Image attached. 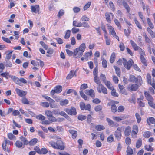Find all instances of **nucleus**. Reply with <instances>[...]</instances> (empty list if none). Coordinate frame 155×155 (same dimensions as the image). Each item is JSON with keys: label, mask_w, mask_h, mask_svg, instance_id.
I'll return each mask as SVG.
<instances>
[{"label": "nucleus", "mask_w": 155, "mask_h": 155, "mask_svg": "<svg viewBox=\"0 0 155 155\" xmlns=\"http://www.w3.org/2000/svg\"><path fill=\"white\" fill-rule=\"evenodd\" d=\"M123 64L124 67L128 70L130 69L132 66V64L134 63L132 60L130 59L127 61L125 58H123Z\"/></svg>", "instance_id": "f257e3e1"}, {"label": "nucleus", "mask_w": 155, "mask_h": 155, "mask_svg": "<svg viewBox=\"0 0 155 155\" xmlns=\"http://www.w3.org/2000/svg\"><path fill=\"white\" fill-rule=\"evenodd\" d=\"M123 128V127H120L117 128V130L115 132L114 135L116 139L117 140H120L121 137V130Z\"/></svg>", "instance_id": "f03ea898"}, {"label": "nucleus", "mask_w": 155, "mask_h": 155, "mask_svg": "<svg viewBox=\"0 0 155 155\" xmlns=\"http://www.w3.org/2000/svg\"><path fill=\"white\" fill-rule=\"evenodd\" d=\"M64 110L69 115H75L77 114L76 108L72 107L71 109L65 108Z\"/></svg>", "instance_id": "7ed1b4c3"}, {"label": "nucleus", "mask_w": 155, "mask_h": 155, "mask_svg": "<svg viewBox=\"0 0 155 155\" xmlns=\"http://www.w3.org/2000/svg\"><path fill=\"white\" fill-rule=\"evenodd\" d=\"M62 87L60 85L56 86L54 90H52L50 94L51 96H54L55 93L61 92L62 90Z\"/></svg>", "instance_id": "20e7f679"}, {"label": "nucleus", "mask_w": 155, "mask_h": 155, "mask_svg": "<svg viewBox=\"0 0 155 155\" xmlns=\"http://www.w3.org/2000/svg\"><path fill=\"white\" fill-rule=\"evenodd\" d=\"M97 89L99 93L102 92L104 94H107V88L102 84L98 85Z\"/></svg>", "instance_id": "39448f33"}, {"label": "nucleus", "mask_w": 155, "mask_h": 155, "mask_svg": "<svg viewBox=\"0 0 155 155\" xmlns=\"http://www.w3.org/2000/svg\"><path fill=\"white\" fill-rule=\"evenodd\" d=\"M83 52L78 50V48H77L74 50V54L75 58H78L81 57L83 54Z\"/></svg>", "instance_id": "423d86ee"}, {"label": "nucleus", "mask_w": 155, "mask_h": 155, "mask_svg": "<svg viewBox=\"0 0 155 155\" xmlns=\"http://www.w3.org/2000/svg\"><path fill=\"white\" fill-rule=\"evenodd\" d=\"M106 121L108 123V124L112 127H116L119 126L118 124L117 123L114 122L109 118H106Z\"/></svg>", "instance_id": "0eeeda50"}, {"label": "nucleus", "mask_w": 155, "mask_h": 155, "mask_svg": "<svg viewBox=\"0 0 155 155\" xmlns=\"http://www.w3.org/2000/svg\"><path fill=\"white\" fill-rule=\"evenodd\" d=\"M57 149H59L61 150H63L65 148L63 142L61 140L57 141Z\"/></svg>", "instance_id": "6e6552de"}, {"label": "nucleus", "mask_w": 155, "mask_h": 155, "mask_svg": "<svg viewBox=\"0 0 155 155\" xmlns=\"http://www.w3.org/2000/svg\"><path fill=\"white\" fill-rule=\"evenodd\" d=\"M15 91L21 97H23L27 94L26 91L19 89L17 88L15 89Z\"/></svg>", "instance_id": "1a4fd4ad"}, {"label": "nucleus", "mask_w": 155, "mask_h": 155, "mask_svg": "<svg viewBox=\"0 0 155 155\" xmlns=\"http://www.w3.org/2000/svg\"><path fill=\"white\" fill-rule=\"evenodd\" d=\"M31 11L35 13H39V6L38 5H36L34 6H31Z\"/></svg>", "instance_id": "9d476101"}, {"label": "nucleus", "mask_w": 155, "mask_h": 155, "mask_svg": "<svg viewBox=\"0 0 155 155\" xmlns=\"http://www.w3.org/2000/svg\"><path fill=\"white\" fill-rule=\"evenodd\" d=\"M128 87L130 89V91H136L138 88V85L136 84H133L131 85H129Z\"/></svg>", "instance_id": "9b49d317"}, {"label": "nucleus", "mask_w": 155, "mask_h": 155, "mask_svg": "<svg viewBox=\"0 0 155 155\" xmlns=\"http://www.w3.org/2000/svg\"><path fill=\"white\" fill-rule=\"evenodd\" d=\"M110 15L112 17H113L114 16L113 14L111 13H106L105 14L106 20L109 23H110L111 21Z\"/></svg>", "instance_id": "f8f14e48"}, {"label": "nucleus", "mask_w": 155, "mask_h": 155, "mask_svg": "<svg viewBox=\"0 0 155 155\" xmlns=\"http://www.w3.org/2000/svg\"><path fill=\"white\" fill-rule=\"evenodd\" d=\"M85 93L87 95H89L92 97H95V93L94 91L92 89L90 90H86L85 91Z\"/></svg>", "instance_id": "ddd939ff"}, {"label": "nucleus", "mask_w": 155, "mask_h": 155, "mask_svg": "<svg viewBox=\"0 0 155 155\" xmlns=\"http://www.w3.org/2000/svg\"><path fill=\"white\" fill-rule=\"evenodd\" d=\"M11 78L15 83L16 84L19 85L20 86H22V84L20 82V79H18L15 76H12Z\"/></svg>", "instance_id": "4468645a"}, {"label": "nucleus", "mask_w": 155, "mask_h": 155, "mask_svg": "<svg viewBox=\"0 0 155 155\" xmlns=\"http://www.w3.org/2000/svg\"><path fill=\"white\" fill-rule=\"evenodd\" d=\"M131 128L130 126L127 127L125 130L124 134L125 136H128L131 134Z\"/></svg>", "instance_id": "2eb2a0df"}, {"label": "nucleus", "mask_w": 155, "mask_h": 155, "mask_svg": "<svg viewBox=\"0 0 155 155\" xmlns=\"http://www.w3.org/2000/svg\"><path fill=\"white\" fill-rule=\"evenodd\" d=\"M144 95L146 99L149 102L151 101H153V99L152 97V96L147 91H145Z\"/></svg>", "instance_id": "dca6fc26"}, {"label": "nucleus", "mask_w": 155, "mask_h": 155, "mask_svg": "<svg viewBox=\"0 0 155 155\" xmlns=\"http://www.w3.org/2000/svg\"><path fill=\"white\" fill-rule=\"evenodd\" d=\"M75 75L76 76V75L75 74V72L74 70H71L69 74L66 77L67 79H70L72 78Z\"/></svg>", "instance_id": "f3484780"}, {"label": "nucleus", "mask_w": 155, "mask_h": 155, "mask_svg": "<svg viewBox=\"0 0 155 155\" xmlns=\"http://www.w3.org/2000/svg\"><path fill=\"white\" fill-rule=\"evenodd\" d=\"M104 83L107 87L110 90H114L113 87L110 81H106L104 82Z\"/></svg>", "instance_id": "a211bd4d"}, {"label": "nucleus", "mask_w": 155, "mask_h": 155, "mask_svg": "<svg viewBox=\"0 0 155 155\" xmlns=\"http://www.w3.org/2000/svg\"><path fill=\"white\" fill-rule=\"evenodd\" d=\"M123 5L126 9L127 12L129 13L130 12V8L129 6L127 4V2L125 0H124V2H123Z\"/></svg>", "instance_id": "6ab92c4d"}, {"label": "nucleus", "mask_w": 155, "mask_h": 155, "mask_svg": "<svg viewBox=\"0 0 155 155\" xmlns=\"http://www.w3.org/2000/svg\"><path fill=\"white\" fill-rule=\"evenodd\" d=\"M69 132L72 134V137L73 139H75L76 138L77 135V131L73 130H69Z\"/></svg>", "instance_id": "aec40b11"}, {"label": "nucleus", "mask_w": 155, "mask_h": 155, "mask_svg": "<svg viewBox=\"0 0 155 155\" xmlns=\"http://www.w3.org/2000/svg\"><path fill=\"white\" fill-rule=\"evenodd\" d=\"M109 30L110 33L113 36V37H115L118 40H119V37L116 35L114 28H113Z\"/></svg>", "instance_id": "412c9836"}, {"label": "nucleus", "mask_w": 155, "mask_h": 155, "mask_svg": "<svg viewBox=\"0 0 155 155\" xmlns=\"http://www.w3.org/2000/svg\"><path fill=\"white\" fill-rule=\"evenodd\" d=\"M112 118L114 120L118 122L121 121L122 120L125 119L126 118V117L125 116H124L122 117H119L113 116Z\"/></svg>", "instance_id": "4be33fe9"}, {"label": "nucleus", "mask_w": 155, "mask_h": 155, "mask_svg": "<svg viewBox=\"0 0 155 155\" xmlns=\"http://www.w3.org/2000/svg\"><path fill=\"white\" fill-rule=\"evenodd\" d=\"M137 78L134 76L131 75L130 76L128 81L133 83H136L137 82Z\"/></svg>", "instance_id": "5701e85b"}, {"label": "nucleus", "mask_w": 155, "mask_h": 155, "mask_svg": "<svg viewBox=\"0 0 155 155\" xmlns=\"http://www.w3.org/2000/svg\"><path fill=\"white\" fill-rule=\"evenodd\" d=\"M37 141L38 139L37 138H34L28 142V144L30 146H34L37 143Z\"/></svg>", "instance_id": "b1692460"}, {"label": "nucleus", "mask_w": 155, "mask_h": 155, "mask_svg": "<svg viewBox=\"0 0 155 155\" xmlns=\"http://www.w3.org/2000/svg\"><path fill=\"white\" fill-rule=\"evenodd\" d=\"M15 144L16 146L18 148H23L24 147V145L23 144V143L19 141H16Z\"/></svg>", "instance_id": "393cba45"}, {"label": "nucleus", "mask_w": 155, "mask_h": 155, "mask_svg": "<svg viewBox=\"0 0 155 155\" xmlns=\"http://www.w3.org/2000/svg\"><path fill=\"white\" fill-rule=\"evenodd\" d=\"M78 50L84 52L86 48L85 44L84 43H83L81 44L79 48H78Z\"/></svg>", "instance_id": "a878e982"}, {"label": "nucleus", "mask_w": 155, "mask_h": 155, "mask_svg": "<svg viewBox=\"0 0 155 155\" xmlns=\"http://www.w3.org/2000/svg\"><path fill=\"white\" fill-rule=\"evenodd\" d=\"M20 139L21 141L23 142L24 145H27L28 144V142L25 137L21 136L20 137Z\"/></svg>", "instance_id": "bb28decb"}, {"label": "nucleus", "mask_w": 155, "mask_h": 155, "mask_svg": "<svg viewBox=\"0 0 155 155\" xmlns=\"http://www.w3.org/2000/svg\"><path fill=\"white\" fill-rule=\"evenodd\" d=\"M69 102V101L68 100L65 99L61 100L60 101V104L62 106H65Z\"/></svg>", "instance_id": "cd10ccee"}, {"label": "nucleus", "mask_w": 155, "mask_h": 155, "mask_svg": "<svg viewBox=\"0 0 155 155\" xmlns=\"http://www.w3.org/2000/svg\"><path fill=\"white\" fill-rule=\"evenodd\" d=\"M114 68L115 70L116 74L118 77H120V68L115 66H114Z\"/></svg>", "instance_id": "c85d7f7f"}, {"label": "nucleus", "mask_w": 155, "mask_h": 155, "mask_svg": "<svg viewBox=\"0 0 155 155\" xmlns=\"http://www.w3.org/2000/svg\"><path fill=\"white\" fill-rule=\"evenodd\" d=\"M1 75L3 77L7 79H8L9 77L11 78L12 76L9 75V73L8 72L2 73Z\"/></svg>", "instance_id": "c756f323"}, {"label": "nucleus", "mask_w": 155, "mask_h": 155, "mask_svg": "<svg viewBox=\"0 0 155 155\" xmlns=\"http://www.w3.org/2000/svg\"><path fill=\"white\" fill-rule=\"evenodd\" d=\"M142 144V140L140 138L137 141L136 147L137 148H139L140 147Z\"/></svg>", "instance_id": "7c9ffc66"}, {"label": "nucleus", "mask_w": 155, "mask_h": 155, "mask_svg": "<svg viewBox=\"0 0 155 155\" xmlns=\"http://www.w3.org/2000/svg\"><path fill=\"white\" fill-rule=\"evenodd\" d=\"M147 121L148 123L150 122L152 124H154L155 123V119L153 117H150L148 118H147Z\"/></svg>", "instance_id": "2f4dec72"}, {"label": "nucleus", "mask_w": 155, "mask_h": 155, "mask_svg": "<svg viewBox=\"0 0 155 155\" xmlns=\"http://www.w3.org/2000/svg\"><path fill=\"white\" fill-rule=\"evenodd\" d=\"M73 25L74 26L76 27H81V22H78L76 21H74L73 23Z\"/></svg>", "instance_id": "473e14b6"}, {"label": "nucleus", "mask_w": 155, "mask_h": 155, "mask_svg": "<svg viewBox=\"0 0 155 155\" xmlns=\"http://www.w3.org/2000/svg\"><path fill=\"white\" fill-rule=\"evenodd\" d=\"M95 129L97 130L101 131L105 129L104 126L101 125H98L95 127Z\"/></svg>", "instance_id": "72a5a7b5"}, {"label": "nucleus", "mask_w": 155, "mask_h": 155, "mask_svg": "<svg viewBox=\"0 0 155 155\" xmlns=\"http://www.w3.org/2000/svg\"><path fill=\"white\" fill-rule=\"evenodd\" d=\"M140 58L142 63L146 66H147L146 60L144 57V56H140Z\"/></svg>", "instance_id": "f704fd0d"}, {"label": "nucleus", "mask_w": 155, "mask_h": 155, "mask_svg": "<svg viewBox=\"0 0 155 155\" xmlns=\"http://www.w3.org/2000/svg\"><path fill=\"white\" fill-rule=\"evenodd\" d=\"M145 150L148 151H152L153 150V148L150 145H145Z\"/></svg>", "instance_id": "c9c22d12"}, {"label": "nucleus", "mask_w": 155, "mask_h": 155, "mask_svg": "<svg viewBox=\"0 0 155 155\" xmlns=\"http://www.w3.org/2000/svg\"><path fill=\"white\" fill-rule=\"evenodd\" d=\"M114 21L116 25L118 27V28L120 29L121 28V26L120 22L117 19L115 18L114 19Z\"/></svg>", "instance_id": "e433bc0d"}, {"label": "nucleus", "mask_w": 155, "mask_h": 155, "mask_svg": "<svg viewBox=\"0 0 155 155\" xmlns=\"http://www.w3.org/2000/svg\"><path fill=\"white\" fill-rule=\"evenodd\" d=\"M71 34V31L70 30H67L66 32L65 35L64 36V38L65 39H68L70 37Z\"/></svg>", "instance_id": "4c0bfd02"}, {"label": "nucleus", "mask_w": 155, "mask_h": 155, "mask_svg": "<svg viewBox=\"0 0 155 155\" xmlns=\"http://www.w3.org/2000/svg\"><path fill=\"white\" fill-rule=\"evenodd\" d=\"M138 15L140 18L142 20V21L143 23H144L145 21V19L144 17L142 14V13L141 12H138Z\"/></svg>", "instance_id": "58836bf2"}, {"label": "nucleus", "mask_w": 155, "mask_h": 155, "mask_svg": "<svg viewBox=\"0 0 155 155\" xmlns=\"http://www.w3.org/2000/svg\"><path fill=\"white\" fill-rule=\"evenodd\" d=\"M137 102L140 107H143L145 106V104L140 101V98H138Z\"/></svg>", "instance_id": "ea45409f"}, {"label": "nucleus", "mask_w": 155, "mask_h": 155, "mask_svg": "<svg viewBox=\"0 0 155 155\" xmlns=\"http://www.w3.org/2000/svg\"><path fill=\"white\" fill-rule=\"evenodd\" d=\"M111 108L112 112L114 113L116 112L117 110V107L114 104L111 105Z\"/></svg>", "instance_id": "a19ab883"}, {"label": "nucleus", "mask_w": 155, "mask_h": 155, "mask_svg": "<svg viewBox=\"0 0 155 155\" xmlns=\"http://www.w3.org/2000/svg\"><path fill=\"white\" fill-rule=\"evenodd\" d=\"M115 55L114 53H113L110 58V62L111 63H113L115 59Z\"/></svg>", "instance_id": "79ce46f5"}, {"label": "nucleus", "mask_w": 155, "mask_h": 155, "mask_svg": "<svg viewBox=\"0 0 155 155\" xmlns=\"http://www.w3.org/2000/svg\"><path fill=\"white\" fill-rule=\"evenodd\" d=\"M36 118L37 119L41 120H44L45 119V117L41 114H39L36 116Z\"/></svg>", "instance_id": "37998d69"}, {"label": "nucleus", "mask_w": 155, "mask_h": 155, "mask_svg": "<svg viewBox=\"0 0 155 155\" xmlns=\"http://www.w3.org/2000/svg\"><path fill=\"white\" fill-rule=\"evenodd\" d=\"M147 78L148 83L150 85L152 84L151 77L149 74L147 75Z\"/></svg>", "instance_id": "c03bdc74"}, {"label": "nucleus", "mask_w": 155, "mask_h": 155, "mask_svg": "<svg viewBox=\"0 0 155 155\" xmlns=\"http://www.w3.org/2000/svg\"><path fill=\"white\" fill-rule=\"evenodd\" d=\"M81 27L87 28H90V26L89 24L86 22L84 21L82 23H81Z\"/></svg>", "instance_id": "a18cd8bd"}, {"label": "nucleus", "mask_w": 155, "mask_h": 155, "mask_svg": "<svg viewBox=\"0 0 155 155\" xmlns=\"http://www.w3.org/2000/svg\"><path fill=\"white\" fill-rule=\"evenodd\" d=\"M45 114L48 117H51L53 115V113L50 110H46L45 112Z\"/></svg>", "instance_id": "49530a36"}, {"label": "nucleus", "mask_w": 155, "mask_h": 155, "mask_svg": "<svg viewBox=\"0 0 155 155\" xmlns=\"http://www.w3.org/2000/svg\"><path fill=\"white\" fill-rule=\"evenodd\" d=\"M114 139L112 135H110L107 138V140L108 142L111 143L114 141Z\"/></svg>", "instance_id": "de8ad7c7"}, {"label": "nucleus", "mask_w": 155, "mask_h": 155, "mask_svg": "<svg viewBox=\"0 0 155 155\" xmlns=\"http://www.w3.org/2000/svg\"><path fill=\"white\" fill-rule=\"evenodd\" d=\"M143 35L144 37L145 41L146 43H150L151 42V40L150 38L147 36L146 34L144 33L143 34Z\"/></svg>", "instance_id": "09e8293b"}, {"label": "nucleus", "mask_w": 155, "mask_h": 155, "mask_svg": "<svg viewBox=\"0 0 155 155\" xmlns=\"http://www.w3.org/2000/svg\"><path fill=\"white\" fill-rule=\"evenodd\" d=\"M137 79L138 84L139 85H141L142 83V80L141 76H138L137 78Z\"/></svg>", "instance_id": "8fccbe9b"}, {"label": "nucleus", "mask_w": 155, "mask_h": 155, "mask_svg": "<svg viewBox=\"0 0 155 155\" xmlns=\"http://www.w3.org/2000/svg\"><path fill=\"white\" fill-rule=\"evenodd\" d=\"M92 51H90V52H87L86 53L84 56L85 57V59H86V61H87L88 60V58L89 56H91L92 55Z\"/></svg>", "instance_id": "3c124183"}, {"label": "nucleus", "mask_w": 155, "mask_h": 155, "mask_svg": "<svg viewBox=\"0 0 155 155\" xmlns=\"http://www.w3.org/2000/svg\"><path fill=\"white\" fill-rule=\"evenodd\" d=\"M135 116L138 123H139L141 121V119L139 114L137 113L135 114Z\"/></svg>", "instance_id": "603ef678"}, {"label": "nucleus", "mask_w": 155, "mask_h": 155, "mask_svg": "<svg viewBox=\"0 0 155 155\" xmlns=\"http://www.w3.org/2000/svg\"><path fill=\"white\" fill-rule=\"evenodd\" d=\"M8 138L10 140H14L16 139V137L12 133H9L8 134Z\"/></svg>", "instance_id": "864d4df0"}, {"label": "nucleus", "mask_w": 155, "mask_h": 155, "mask_svg": "<svg viewBox=\"0 0 155 155\" xmlns=\"http://www.w3.org/2000/svg\"><path fill=\"white\" fill-rule=\"evenodd\" d=\"M147 30L148 32L151 36L152 38H154L155 37L154 34L152 31L149 28H148L147 29Z\"/></svg>", "instance_id": "5fc2aeb1"}, {"label": "nucleus", "mask_w": 155, "mask_h": 155, "mask_svg": "<svg viewBox=\"0 0 155 155\" xmlns=\"http://www.w3.org/2000/svg\"><path fill=\"white\" fill-rule=\"evenodd\" d=\"M42 97L49 101L51 102H55V101L54 100L48 96L43 95L42 96Z\"/></svg>", "instance_id": "6e6d98bb"}, {"label": "nucleus", "mask_w": 155, "mask_h": 155, "mask_svg": "<svg viewBox=\"0 0 155 155\" xmlns=\"http://www.w3.org/2000/svg\"><path fill=\"white\" fill-rule=\"evenodd\" d=\"M112 91L111 93V95L114 97H117L118 94L116 92L114 88V90H111Z\"/></svg>", "instance_id": "4d7b16f0"}, {"label": "nucleus", "mask_w": 155, "mask_h": 155, "mask_svg": "<svg viewBox=\"0 0 155 155\" xmlns=\"http://www.w3.org/2000/svg\"><path fill=\"white\" fill-rule=\"evenodd\" d=\"M94 82L98 85H101V82L99 78L97 77V76H94Z\"/></svg>", "instance_id": "13d9d810"}, {"label": "nucleus", "mask_w": 155, "mask_h": 155, "mask_svg": "<svg viewBox=\"0 0 155 155\" xmlns=\"http://www.w3.org/2000/svg\"><path fill=\"white\" fill-rule=\"evenodd\" d=\"M87 87L88 86L87 84H83L81 85L80 87V90L81 91H82Z\"/></svg>", "instance_id": "bf43d9fd"}, {"label": "nucleus", "mask_w": 155, "mask_h": 155, "mask_svg": "<svg viewBox=\"0 0 155 155\" xmlns=\"http://www.w3.org/2000/svg\"><path fill=\"white\" fill-rule=\"evenodd\" d=\"M128 101L130 103H133L134 104H135L136 102V99L134 97V95H132L131 99H129Z\"/></svg>", "instance_id": "052dcab7"}, {"label": "nucleus", "mask_w": 155, "mask_h": 155, "mask_svg": "<svg viewBox=\"0 0 155 155\" xmlns=\"http://www.w3.org/2000/svg\"><path fill=\"white\" fill-rule=\"evenodd\" d=\"M150 106L151 107L155 109V104L153 102V101H151L148 102Z\"/></svg>", "instance_id": "680f3d73"}, {"label": "nucleus", "mask_w": 155, "mask_h": 155, "mask_svg": "<svg viewBox=\"0 0 155 155\" xmlns=\"http://www.w3.org/2000/svg\"><path fill=\"white\" fill-rule=\"evenodd\" d=\"M102 106L101 105H99L95 107L94 109L96 112L99 111L102 109Z\"/></svg>", "instance_id": "e2e57ef3"}, {"label": "nucleus", "mask_w": 155, "mask_h": 155, "mask_svg": "<svg viewBox=\"0 0 155 155\" xmlns=\"http://www.w3.org/2000/svg\"><path fill=\"white\" fill-rule=\"evenodd\" d=\"M41 153H40V154H45L48 153V150L46 148H43L41 150Z\"/></svg>", "instance_id": "0e129e2a"}, {"label": "nucleus", "mask_w": 155, "mask_h": 155, "mask_svg": "<svg viewBox=\"0 0 155 155\" xmlns=\"http://www.w3.org/2000/svg\"><path fill=\"white\" fill-rule=\"evenodd\" d=\"M48 119L51 121L53 122H55L57 121V119L53 115L51 117H48Z\"/></svg>", "instance_id": "69168bd1"}, {"label": "nucleus", "mask_w": 155, "mask_h": 155, "mask_svg": "<svg viewBox=\"0 0 155 155\" xmlns=\"http://www.w3.org/2000/svg\"><path fill=\"white\" fill-rule=\"evenodd\" d=\"M89 20V18L85 15L83 16L81 18L82 21H88Z\"/></svg>", "instance_id": "338daca9"}, {"label": "nucleus", "mask_w": 155, "mask_h": 155, "mask_svg": "<svg viewBox=\"0 0 155 155\" xmlns=\"http://www.w3.org/2000/svg\"><path fill=\"white\" fill-rule=\"evenodd\" d=\"M102 64L103 67L105 68H107V62L105 59H103Z\"/></svg>", "instance_id": "774afa93"}]
</instances>
